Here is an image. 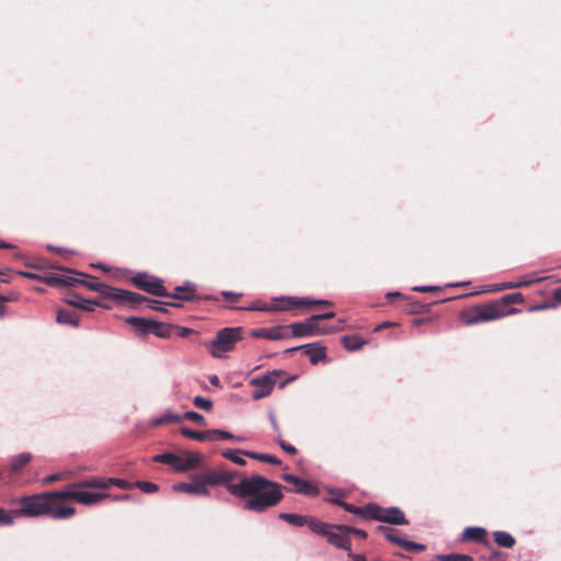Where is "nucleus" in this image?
<instances>
[{
	"label": "nucleus",
	"mask_w": 561,
	"mask_h": 561,
	"mask_svg": "<svg viewBox=\"0 0 561 561\" xmlns=\"http://www.w3.org/2000/svg\"><path fill=\"white\" fill-rule=\"evenodd\" d=\"M227 490L236 497L244 499L243 510L264 513L278 505L283 497L282 484L263 476H242L237 484H228Z\"/></svg>",
	"instance_id": "f257e3e1"
},
{
	"label": "nucleus",
	"mask_w": 561,
	"mask_h": 561,
	"mask_svg": "<svg viewBox=\"0 0 561 561\" xmlns=\"http://www.w3.org/2000/svg\"><path fill=\"white\" fill-rule=\"evenodd\" d=\"M19 508L13 510V517H37L47 515L53 519H68L76 514L73 506L60 503L59 492H43L25 495L16 500Z\"/></svg>",
	"instance_id": "f03ea898"
},
{
	"label": "nucleus",
	"mask_w": 561,
	"mask_h": 561,
	"mask_svg": "<svg viewBox=\"0 0 561 561\" xmlns=\"http://www.w3.org/2000/svg\"><path fill=\"white\" fill-rule=\"evenodd\" d=\"M73 279L71 286L81 285L85 288L96 291L101 294V296L105 299H110L118 305L135 307L139 301H141L142 295L133 293L125 289H119L116 287L108 286L98 280L94 276H85V278H76L70 276Z\"/></svg>",
	"instance_id": "7ed1b4c3"
},
{
	"label": "nucleus",
	"mask_w": 561,
	"mask_h": 561,
	"mask_svg": "<svg viewBox=\"0 0 561 561\" xmlns=\"http://www.w3.org/2000/svg\"><path fill=\"white\" fill-rule=\"evenodd\" d=\"M523 301L524 297L520 293L508 294L497 302L476 307L470 313L463 316L462 321L468 325H472L495 320L512 312L506 310L510 304H520Z\"/></svg>",
	"instance_id": "20e7f679"
},
{
	"label": "nucleus",
	"mask_w": 561,
	"mask_h": 561,
	"mask_svg": "<svg viewBox=\"0 0 561 561\" xmlns=\"http://www.w3.org/2000/svg\"><path fill=\"white\" fill-rule=\"evenodd\" d=\"M285 375L286 373L282 369H274L262 376L252 378L249 381L250 386L255 387V390L251 396L252 399L257 401L266 398L273 392V389L276 385H278L279 388H285L289 382L297 378L296 376H291L283 380L282 378Z\"/></svg>",
	"instance_id": "39448f33"
},
{
	"label": "nucleus",
	"mask_w": 561,
	"mask_h": 561,
	"mask_svg": "<svg viewBox=\"0 0 561 561\" xmlns=\"http://www.w3.org/2000/svg\"><path fill=\"white\" fill-rule=\"evenodd\" d=\"M243 339L241 327L224 328L219 330L208 344V352L215 358L224 357L225 353L232 352L236 344Z\"/></svg>",
	"instance_id": "423d86ee"
},
{
	"label": "nucleus",
	"mask_w": 561,
	"mask_h": 561,
	"mask_svg": "<svg viewBox=\"0 0 561 561\" xmlns=\"http://www.w3.org/2000/svg\"><path fill=\"white\" fill-rule=\"evenodd\" d=\"M343 527L342 525L328 524L322 520L312 522V533L324 537L330 545L351 552L352 540L347 531L341 529Z\"/></svg>",
	"instance_id": "0eeeda50"
},
{
	"label": "nucleus",
	"mask_w": 561,
	"mask_h": 561,
	"mask_svg": "<svg viewBox=\"0 0 561 561\" xmlns=\"http://www.w3.org/2000/svg\"><path fill=\"white\" fill-rule=\"evenodd\" d=\"M58 492L60 503L71 500L83 505H93L110 496L107 493L84 491L81 486H75V483Z\"/></svg>",
	"instance_id": "6e6552de"
},
{
	"label": "nucleus",
	"mask_w": 561,
	"mask_h": 561,
	"mask_svg": "<svg viewBox=\"0 0 561 561\" xmlns=\"http://www.w3.org/2000/svg\"><path fill=\"white\" fill-rule=\"evenodd\" d=\"M288 327L290 336L296 337L329 334L341 330V328L337 327H320L314 316H311L304 322H296Z\"/></svg>",
	"instance_id": "1a4fd4ad"
},
{
	"label": "nucleus",
	"mask_w": 561,
	"mask_h": 561,
	"mask_svg": "<svg viewBox=\"0 0 561 561\" xmlns=\"http://www.w3.org/2000/svg\"><path fill=\"white\" fill-rule=\"evenodd\" d=\"M333 302L330 300L319 299L313 300L309 298L299 297H279L273 300L274 311H289L302 307H332Z\"/></svg>",
	"instance_id": "9d476101"
},
{
	"label": "nucleus",
	"mask_w": 561,
	"mask_h": 561,
	"mask_svg": "<svg viewBox=\"0 0 561 561\" xmlns=\"http://www.w3.org/2000/svg\"><path fill=\"white\" fill-rule=\"evenodd\" d=\"M131 283L139 289L154 296H170L162 280L147 273H138L131 278Z\"/></svg>",
	"instance_id": "9b49d317"
},
{
	"label": "nucleus",
	"mask_w": 561,
	"mask_h": 561,
	"mask_svg": "<svg viewBox=\"0 0 561 561\" xmlns=\"http://www.w3.org/2000/svg\"><path fill=\"white\" fill-rule=\"evenodd\" d=\"M370 519L392 525H407L404 513L398 507H381L371 503Z\"/></svg>",
	"instance_id": "f8f14e48"
},
{
	"label": "nucleus",
	"mask_w": 561,
	"mask_h": 561,
	"mask_svg": "<svg viewBox=\"0 0 561 561\" xmlns=\"http://www.w3.org/2000/svg\"><path fill=\"white\" fill-rule=\"evenodd\" d=\"M202 476L206 488L208 485H225L227 488L228 484H233L232 481L239 477V473L227 469H214L202 473Z\"/></svg>",
	"instance_id": "ddd939ff"
},
{
	"label": "nucleus",
	"mask_w": 561,
	"mask_h": 561,
	"mask_svg": "<svg viewBox=\"0 0 561 561\" xmlns=\"http://www.w3.org/2000/svg\"><path fill=\"white\" fill-rule=\"evenodd\" d=\"M18 274L28 279L44 282L50 286L72 285L73 283V279L70 276L57 273H46L45 275H39L36 273L20 271Z\"/></svg>",
	"instance_id": "4468645a"
},
{
	"label": "nucleus",
	"mask_w": 561,
	"mask_h": 561,
	"mask_svg": "<svg viewBox=\"0 0 561 561\" xmlns=\"http://www.w3.org/2000/svg\"><path fill=\"white\" fill-rule=\"evenodd\" d=\"M173 489L179 492H185L188 494L204 495L209 496L210 492L203 480V476L194 474L192 477V482H180L176 483Z\"/></svg>",
	"instance_id": "2eb2a0df"
},
{
	"label": "nucleus",
	"mask_w": 561,
	"mask_h": 561,
	"mask_svg": "<svg viewBox=\"0 0 561 561\" xmlns=\"http://www.w3.org/2000/svg\"><path fill=\"white\" fill-rule=\"evenodd\" d=\"M250 335L256 339H266L271 341L285 340L290 337L288 325H277L274 328H262L252 330Z\"/></svg>",
	"instance_id": "dca6fc26"
},
{
	"label": "nucleus",
	"mask_w": 561,
	"mask_h": 561,
	"mask_svg": "<svg viewBox=\"0 0 561 561\" xmlns=\"http://www.w3.org/2000/svg\"><path fill=\"white\" fill-rule=\"evenodd\" d=\"M203 456L197 451H187L183 455H178L175 461V471L187 472L198 468L202 465Z\"/></svg>",
	"instance_id": "f3484780"
},
{
	"label": "nucleus",
	"mask_w": 561,
	"mask_h": 561,
	"mask_svg": "<svg viewBox=\"0 0 561 561\" xmlns=\"http://www.w3.org/2000/svg\"><path fill=\"white\" fill-rule=\"evenodd\" d=\"M296 351H302L313 365H317L319 362L325 359L327 357L325 347L320 343H310L297 347H291L286 350V353H294Z\"/></svg>",
	"instance_id": "a211bd4d"
},
{
	"label": "nucleus",
	"mask_w": 561,
	"mask_h": 561,
	"mask_svg": "<svg viewBox=\"0 0 561 561\" xmlns=\"http://www.w3.org/2000/svg\"><path fill=\"white\" fill-rule=\"evenodd\" d=\"M282 479L288 483H291L297 493L309 496H316L319 493V490L316 485L294 474L285 473L282 476Z\"/></svg>",
	"instance_id": "6ab92c4d"
},
{
	"label": "nucleus",
	"mask_w": 561,
	"mask_h": 561,
	"mask_svg": "<svg viewBox=\"0 0 561 561\" xmlns=\"http://www.w3.org/2000/svg\"><path fill=\"white\" fill-rule=\"evenodd\" d=\"M278 518L288 523L291 526L296 527H302L307 525L310 530L312 531V522H320V519L312 517V516H306V515H299V514H293V513H280L278 515Z\"/></svg>",
	"instance_id": "aec40b11"
},
{
	"label": "nucleus",
	"mask_w": 561,
	"mask_h": 561,
	"mask_svg": "<svg viewBox=\"0 0 561 561\" xmlns=\"http://www.w3.org/2000/svg\"><path fill=\"white\" fill-rule=\"evenodd\" d=\"M65 301L72 307H77L85 311H93L94 306H100L105 309L112 308L111 306L99 302L96 300H87L79 295H71Z\"/></svg>",
	"instance_id": "412c9836"
},
{
	"label": "nucleus",
	"mask_w": 561,
	"mask_h": 561,
	"mask_svg": "<svg viewBox=\"0 0 561 561\" xmlns=\"http://www.w3.org/2000/svg\"><path fill=\"white\" fill-rule=\"evenodd\" d=\"M333 503L343 507L348 513L355 514L364 519H370L371 503H369L365 506H362V507L355 506L351 503L340 501V500H334Z\"/></svg>",
	"instance_id": "4be33fe9"
},
{
	"label": "nucleus",
	"mask_w": 561,
	"mask_h": 561,
	"mask_svg": "<svg viewBox=\"0 0 561 561\" xmlns=\"http://www.w3.org/2000/svg\"><path fill=\"white\" fill-rule=\"evenodd\" d=\"M126 322L129 323L136 330V332L141 335L152 333L154 324V320L138 317H129Z\"/></svg>",
	"instance_id": "5701e85b"
},
{
	"label": "nucleus",
	"mask_w": 561,
	"mask_h": 561,
	"mask_svg": "<svg viewBox=\"0 0 561 561\" xmlns=\"http://www.w3.org/2000/svg\"><path fill=\"white\" fill-rule=\"evenodd\" d=\"M142 300L139 301L135 307H130L131 309H139L142 304L146 302L147 308L160 311V312H168V309L164 306H172V307H181V304L178 302H162L159 300L147 298L146 296H142Z\"/></svg>",
	"instance_id": "b1692460"
},
{
	"label": "nucleus",
	"mask_w": 561,
	"mask_h": 561,
	"mask_svg": "<svg viewBox=\"0 0 561 561\" xmlns=\"http://www.w3.org/2000/svg\"><path fill=\"white\" fill-rule=\"evenodd\" d=\"M195 287L192 284H187L185 286H178L174 289V294H170V298L183 301H191L195 297Z\"/></svg>",
	"instance_id": "393cba45"
},
{
	"label": "nucleus",
	"mask_w": 561,
	"mask_h": 561,
	"mask_svg": "<svg viewBox=\"0 0 561 561\" xmlns=\"http://www.w3.org/2000/svg\"><path fill=\"white\" fill-rule=\"evenodd\" d=\"M341 343L347 351L355 352L360 350L364 345H366L368 341L362 339L357 334H352L342 336Z\"/></svg>",
	"instance_id": "a878e982"
},
{
	"label": "nucleus",
	"mask_w": 561,
	"mask_h": 561,
	"mask_svg": "<svg viewBox=\"0 0 561 561\" xmlns=\"http://www.w3.org/2000/svg\"><path fill=\"white\" fill-rule=\"evenodd\" d=\"M56 321L59 324H67L72 328H77L79 325V316L77 312L66 309H59L57 311Z\"/></svg>",
	"instance_id": "bb28decb"
},
{
	"label": "nucleus",
	"mask_w": 561,
	"mask_h": 561,
	"mask_svg": "<svg viewBox=\"0 0 561 561\" xmlns=\"http://www.w3.org/2000/svg\"><path fill=\"white\" fill-rule=\"evenodd\" d=\"M32 460V455L28 453H22L11 459L10 470L11 472L19 474L23 471L24 467Z\"/></svg>",
	"instance_id": "cd10ccee"
},
{
	"label": "nucleus",
	"mask_w": 561,
	"mask_h": 561,
	"mask_svg": "<svg viewBox=\"0 0 561 561\" xmlns=\"http://www.w3.org/2000/svg\"><path fill=\"white\" fill-rule=\"evenodd\" d=\"M493 539L499 547L506 549H512L516 543L515 538L510 533L503 530L494 531Z\"/></svg>",
	"instance_id": "c85d7f7f"
},
{
	"label": "nucleus",
	"mask_w": 561,
	"mask_h": 561,
	"mask_svg": "<svg viewBox=\"0 0 561 561\" xmlns=\"http://www.w3.org/2000/svg\"><path fill=\"white\" fill-rule=\"evenodd\" d=\"M75 486H81L83 489H100L106 490V479L105 478H88L81 481L75 482Z\"/></svg>",
	"instance_id": "c756f323"
},
{
	"label": "nucleus",
	"mask_w": 561,
	"mask_h": 561,
	"mask_svg": "<svg viewBox=\"0 0 561 561\" xmlns=\"http://www.w3.org/2000/svg\"><path fill=\"white\" fill-rule=\"evenodd\" d=\"M175 329H178V327L154 320L152 334H154L158 337L168 339L171 336L172 332Z\"/></svg>",
	"instance_id": "7c9ffc66"
},
{
	"label": "nucleus",
	"mask_w": 561,
	"mask_h": 561,
	"mask_svg": "<svg viewBox=\"0 0 561 561\" xmlns=\"http://www.w3.org/2000/svg\"><path fill=\"white\" fill-rule=\"evenodd\" d=\"M220 439H233V440H242L240 437H236L228 431L224 430H207V440L216 442Z\"/></svg>",
	"instance_id": "2f4dec72"
},
{
	"label": "nucleus",
	"mask_w": 561,
	"mask_h": 561,
	"mask_svg": "<svg viewBox=\"0 0 561 561\" xmlns=\"http://www.w3.org/2000/svg\"><path fill=\"white\" fill-rule=\"evenodd\" d=\"M244 456L249 457V458H252V459H255V460H259V461H262V462H266V463H271V465H275V466H279L282 463V460L273 455H270V454H259V453H254V451H242Z\"/></svg>",
	"instance_id": "473e14b6"
},
{
	"label": "nucleus",
	"mask_w": 561,
	"mask_h": 561,
	"mask_svg": "<svg viewBox=\"0 0 561 561\" xmlns=\"http://www.w3.org/2000/svg\"><path fill=\"white\" fill-rule=\"evenodd\" d=\"M485 529L481 527H467L463 530V538L471 539L477 542L484 541Z\"/></svg>",
	"instance_id": "72a5a7b5"
},
{
	"label": "nucleus",
	"mask_w": 561,
	"mask_h": 561,
	"mask_svg": "<svg viewBox=\"0 0 561 561\" xmlns=\"http://www.w3.org/2000/svg\"><path fill=\"white\" fill-rule=\"evenodd\" d=\"M377 531H380L385 535V537L392 543L397 545V546H400V542L402 541V537H400L399 535V531L393 529V528H390V527H386V526H378L377 527Z\"/></svg>",
	"instance_id": "f704fd0d"
},
{
	"label": "nucleus",
	"mask_w": 561,
	"mask_h": 561,
	"mask_svg": "<svg viewBox=\"0 0 561 561\" xmlns=\"http://www.w3.org/2000/svg\"><path fill=\"white\" fill-rule=\"evenodd\" d=\"M181 434L184 437H187V438H191V439H195V440H198V442H208L207 440V431H194V430H191V428H187V427H182L181 428Z\"/></svg>",
	"instance_id": "c9c22d12"
},
{
	"label": "nucleus",
	"mask_w": 561,
	"mask_h": 561,
	"mask_svg": "<svg viewBox=\"0 0 561 561\" xmlns=\"http://www.w3.org/2000/svg\"><path fill=\"white\" fill-rule=\"evenodd\" d=\"M435 559L437 561H473V558L470 554L465 553L437 554Z\"/></svg>",
	"instance_id": "e433bc0d"
},
{
	"label": "nucleus",
	"mask_w": 561,
	"mask_h": 561,
	"mask_svg": "<svg viewBox=\"0 0 561 561\" xmlns=\"http://www.w3.org/2000/svg\"><path fill=\"white\" fill-rule=\"evenodd\" d=\"M152 460L154 462L164 463L168 466H171L173 469H175V461L178 460V455L173 453H163L160 455H156Z\"/></svg>",
	"instance_id": "4c0bfd02"
},
{
	"label": "nucleus",
	"mask_w": 561,
	"mask_h": 561,
	"mask_svg": "<svg viewBox=\"0 0 561 561\" xmlns=\"http://www.w3.org/2000/svg\"><path fill=\"white\" fill-rule=\"evenodd\" d=\"M243 450L241 449H237V450H225L221 453L222 457L239 465V466H244L247 463V461L240 456V455H243L242 453Z\"/></svg>",
	"instance_id": "58836bf2"
},
{
	"label": "nucleus",
	"mask_w": 561,
	"mask_h": 561,
	"mask_svg": "<svg viewBox=\"0 0 561 561\" xmlns=\"http://www.w3.org/2000/svg\"><path fill=\"white\" fill-rule=\"evenodd\" d=\"M193 404L202 410L210 411L213 408V402L209 399L203 398V397H195L193 399Z\"/></svg>",
	"instance_id": "ea45409f"
},
{
	"label": "nucleus",
	"mask_w": 561,
	"mask_h": 561,
	"mask_svg": "<svg viewBox=\"0 0 561 561\" xmlns=\"http://www.w3.org/2000/svg\"><path fill=\"white\" fill-rule=\"evenodd\" d=\"M111 485H115V486H118L124 490L130 489V486H131V484L126 480L118 479V478H107L106 479V490Z\"/></svg>",
	"instance_id": "a19ab883"
},
{
	"label": "nucleus",
	"mask_w": 561,
	"mask_h": 561,
	"mask_svg": "<svg viewBox=\"0 0 561 561\" xmlns=\"http://www.w3.org/2000/svg\"><path fill=\"white\" fill-rule=\"evenodd\" d=\"M136 485L145 493H156L159 490L158 484L148 481H137Z\"/></svg>",
	"instance_id": "79ce46f5"
},
{
	"label": "nucleus",
	"mask_w": 561,
	"mask_h": 561,
	"mask_svg": "<svg viewBox=\"0 0 561 561\" xmlns=\"http://www.w3.org/2000/svg\"><path fill=\"white\" fill-rule=\"evenodd\" d=\"M14 523L12 511L7 512L0 507V526H10Z\"/></svg>",
	"instance_id": "37998d69"
},
{
	"label": "nucleus",
	"mask_w": 561,
	"mask_h": 561,
	"mask_svg": "<svg viewBox=\"0 0 561 561\" xmlns=\"http://www.w3.org/2000/svg\"><path fill=\"white\" fill-rule=\"evenodd\" d=\"M184 419L188 420V421H192V422H195L199 425H205V417L195 412V411H188L184 414Z\"/></svg>",
	"instance_id": "c03bdc74"
},
{
	"label": "nucleus",
	"mask_w": 561,
	"mask_h": 561,
	"mask_svg": "<svg viewBox=\"0 0 561 561\" xmlns=\"http://www.w3.org/2000/svg\"><path fill=\"white\" fill-rule=\"evenodd\" d=\"M399 547H401L402 549L408 550V551H421V543L410 541L404 538L400 542Z\"/></svg>",
	"instance_id": "a18cd8bd"
},
{
	"label": "nucleus",
	"mask_w": 561,
	"mask_h": 561,
	"mask_svg": "<svg viewBox=\"0 0 561 561\" xmlns=\"http://www.w3.org/2000/svg\"><path fill=\"white\" fill-rule=\"evenodd\" d=\"M277 443L279 444V446L282 447L283 450H285L286 453L290 454V455H296L297 454V448L290 444H287L283 438H282V434H278L277 435Z\"/></svg>",
	"instance_id": "49530a36"
},
{
	"label": "nucleus",
	"mask_w": 561,
	"mask_h": 561,
	"mask_svg": "<svg viewBox=\"0 0 561 561\" xmlns=\"http://www.w3.org/2000/svg\"><path fill=\"white\" fill-rule=\"evenodd\" d=\"M249 309L264 311V312H273L274 311L273 301L271 304H254Z\"/></svg>",
	"instance_id": "de8ad7c7"
},
{
	"label": "nucleus",
	"mask_w": 561,
	"mask_h": 561,
	"mask_svg": "<svg viewBox=\"0 0 561 561\" xmlns=\"http://www.w3.org/2000/svg\"><path fill=\"white\" fill-rule=\"evenodd\" d=\"M342 530L344 531H347V535L350 536L351 534H354L356 535L357 537L362 538V539H365L367 537V534L365 530H362V529H357V528H354V527H350V526H345L343 528H341Z\"/></svg>",
	"instance_id": "09e8293b"
},
{
	"label": "nucleus",
	"mask_w": 561,
	"mask_h": 561,
	"mask_svg": "<svg viewBox=\"0 0 561 561\" xmlns=\"http://www.w3.org/2000/svg\"><path fill=\"white\" fill-rule=\"evenodd\" d=\"M180 421V417L178 415H164L158 420L154 421L156 425H161L165 422H178Z\"/></svg>",
	"instance_id": "8fccbe9b"
},
{
	"label": "nucleus",
	"mask_w": 561,
	"mask_h": 561,
	"mask_svg": "<svg viewBox=\"0 0 561 561\" xmlns=\"http://www.w3.org/2000/svg\"><path fill=\"white\" fill-rule=\"evenodd\" d=\"M221 295L226 300L229 301H237L242 296V294H236L232 291H222Z\"/></svg>",
	"instance_id": "3c124183"
},
{
	"label": "nucleus",
	"mask_w": 561,
	"mask_h": 561,
	"mask_svg": "<svg viewBox=\"0 0 561 561\" xmlns=\"http://www.w3.org/2000/svg\"><path fill=\"white\" fill-rule=\"evenodd\" d=\"M538 280H540V278L536 279V282H538ZM534 282H535V279H524V280L516 282V283H510V287L518 288L522 286H528V285L533 284Z\"/></svg>",
	"instance_id": "603ef678"
},
{
	"label": "nucleus",
	"mask_w": 561,
	"mask_h": 561,
	"mask_svg": "<svg viewBox=\"0 0 561 561\" xmlns=\"http://www.w3.org/2000/svg\"><path fill=\"white\" fill-rule=\"evenodd\" d=\"M61 479V476L60 474H50V476H47L46 478H44L43 480V483L44 484H51L58 480Z\"/></svg>",
	"instance_id": "864d4df0"
},
{
	"label": "nucleus",
	"mask_w": 561,
	"mask_h": 561,
	"mask_svg": "<svg viewBox=\"0 0 561 561\" xmlns=\"http://www.w3.org/2000/svg\"><path fill=\"white\" fill-rule=\"evenodd\" d=\"M334 317H335L334 312H327V313H322V314H314V319H317L319 323H320L321 320H330V319H333Z\"/></svg>",
	"instance_id": "5fc2aeb1"
},
{
	"label": "nucleus",
	"mask_w": 561,
	"mask_h": 561,
	"mask_svg": "<svg viewBox=\"0 0 561 561\" xmlns=\"http://www.w3.org/2000/svg\"><path fill=\"white\" fill-rule=\"evenodd\" d=\"M9 299L2 295H0V318H3L5 314V306L4 302H7Z\"/></svg>",
	"instance_id": "6e6d98bb"
},
{
	"label": "nucleus",
	"mask_w": 561,
	"mask_h": 561,
	"mask_svg": "<svg viewBox=\"0 0 561 561\" xmlns=\"http://www.w3.org/2000/svg\"><path fill=\"white\" fill-rule=\"evenodd\" d=\"M386 298L389 300V301H392L393 298H403L402 294L399 293V291H392V293H388L386 295Z\"/></svg>",
	"instance_id": "4d7b16f0"
},
{
	"label": "nucleus",
	"mask_w": 561,
	"mask_h": 561,
	"mask_svg": "<svg viewBox=\"0 0 561 561\" xmlns=\"http://www.w3.org/2000/svg\"><path fill=\"white\" fill-rule=\"evenodd\" d=\"M553 299L561 304V287H558L552 293Z\"/></svg>",
	"instance_id": "13d9d810"
},
{
	"label": "nucleus",
	"mask_w": 561,
	"mask_h": 561,
	"mask_svg": "<svg viewBox=\"0 0 561 561\" xmlns=\"http://www.w3.org/2000/svg\"><path fill=\"white\" fill-rule=\"evenodd\" d=\"M270 420H271V423H272V425H273V428H274V431L277 433V435H278V434H280L279 426H278V424H277V422H276L275 416L271 414V415H270Z\"/></svg>",
	"instance_id": "bf43d9fd"
},
{
	"label": "nucleus",
	"mask_w": 561,
	"mask_h": 561,
	"mask_svg": "<svg viewBox=\"0 0 561 561\" xmlns=\"http://www.w3.org/2000/svg\"><path fill=\"white\" fill-rule=\"evenodd\" d=\"M209 381L215 387H219L220 386V380H219V377L217 375L210 376L209 377Z\"/></svg>",
	"instance_id": "052dcab7"
},
{
	"label": "nucleus",
	"mask_w": 561,
	"mask_h": 561,
	"mask_svg": "<svg viewBox=\"0 0 561 561\" xmlns=\"http://www.w3.org/2000/svg\"><path fill=\"white\" fill-rule=\"evenodd\" d=\"M178 330H180V336L182 337H186L192 332V330L187 328H178Z\"/></svg>",
	"instance_id": "680f3d73"
},
{
	"label": "nucleus",
	"mask_w": 561,
	"mask_h": 561,
	"mask_svg": "<svg viewBox=\"0 0 561 561\" xmlns=\"http://www.w3.org/2000/svg\"><path fill=\"white\" fill-rule=\"evenodd\" d=\"M510 283H511V282L499 284V285L495 287V290L512 289L513 287H510Z\"/></svg>",
	"instance_id": "e2e57ef3"
},
{
	"label": "nucleus",
	"mask_w": 561,
	"mask_h": 561,
	"mask_svg": "<svg viewBox=\"0 0 561 561\" xmlns=\"http://www.w3.org/2000/svg\"><path fill=\"white\" fill-rule=\"evenodd\" d=\"M420 308H421V306H420L419 304H413V305L411 306V308L409 309V312H411V313H416V312H419V309H420Z\"/></svg>",
	"instance_id": "0e129e2a"
},
{
	"label": "nucleus",
	"mask_w": 561,
	"mask_h": 561,
	"mask_svg": "<svg viewBox=\"0 0 561 561\" xmlns=\"http://www.w3.org/2000/svg\"><path fill=\"white\" fill-rule=\"evenodd\" d=\"M436 289H440V287H435V286H424V285H423V293H428V291H433V290H436Z\"/></svg>",
	"instance_id": "69168bd1"
},
{
	"label": "nucleus",
	"mask_w": 561,
	"mask_h": 561,
	"mask_svg": "<svg viewBox=\"0 0 561 561\" xmlns=\"http://www.w3.org/2000/svg\"><path fill=\"white\" fill-rule=\"evenodd\" d=\"M391 325H393V323H391V322H385V323H382V324L378 325V327L375 329V331H380L381 329H383V328H388V327H391Z\"/></svg>",
	"instance_id": "338daca9"
},
{
	"label": "nucleus",
	"mask_w": 561,
	"mask_h": 561,
	"mask_svg": "<svg viewBox=\"0 0 561 561\" xmlns=\"http://www.w3.org/2000/svg\"><path fill=\"white\" fill-rule=\"evenodd\" d=\"M353 561H366V558L364 556H360V554H354L353 556Z\"/></svg>",
	"instance_id": "774afa93"
}]
</instances>
